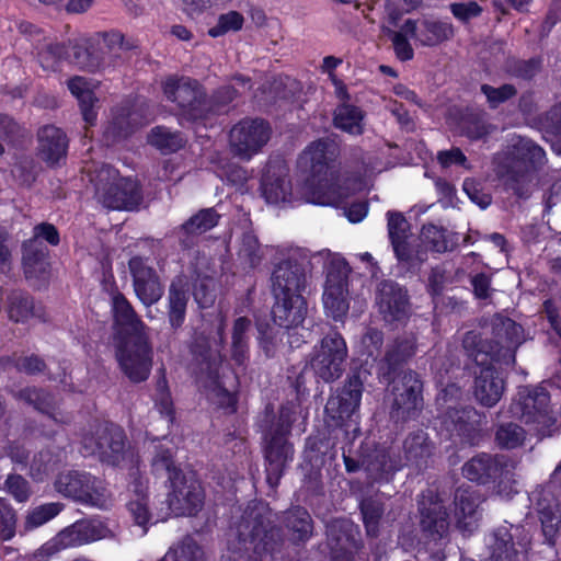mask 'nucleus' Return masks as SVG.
I'll return each mask as SVG.
<instances>
[{
	"label": "nucleus",
	"instance_id": "f257e3e1",
	"mask_svg": "<svg viewBox=\"0 0 561 561\" xmlns=\"http://www.w3.org/2000/svg\"><path fill=\"white\" fill-rule=\"evenodd\" d=\"M546 163V152L539 145L518 137L499 172L504 190L519 199H528L539 186V173Z\"/></svg>",
	"mask_w": 561,
	"mask_h": 561
},
{
	"label": "nucleus",
	"instance_id": "f03ea898",
	"mask_svg": "<svg viewBox=\"0 0 561 561\" xmlns=\"http://www.w3.org/2000/svg\"><path fill=\"white\" fill-rule=\"evenodd\" d=\"M336 146L333 141L319 139L309 145L304 159L310 162L311 175L302 185V196L307 202L339 207L350 196L347 187L328 178L329 163L333 161Z\"/></svg>",
	"mask_w": 561,
	"mask_h": 561
},
{
	"label": "nucleus",
	"instance_id": "7ed1b4c3",
	"mask_svg": "<svg viewBox=\"0 0 561 561\" xmlns=\"http://www.w3.org/2000/svg\"><path fill=\"white\" fill-rule=\"evenodd\" d=\"M271 515V510L262 502L247 505L233 530L240 550L251 549L259 554L280 551L284 538L280 528L273 525Z\"/></svg>",
	"mask_w": 561,
	"mask_h": 561
},
{
	"label": "nucleus",
	"instance_id": "20e7f679",
	"mask_svg": "<svg viewBox=\"0 0 561 561\" xmlns=\"http://www.w3.org/2000/svg\"><path fill=\"white\" fill-rule=\"evenodd\" d=\"M294 421L293 411L286 407L280 408L278 416L266 412L261 421L266 461V481L272 488L279 483L286 466L294 456L293 445L287 439Z\"/></svg>",
	"mask_w": 561,
	"mask_h": 561
},
{
	"label": "nucleus",
	"instance_id": "39448f33",
	"mask_svg": "<svg viewBox=\"0 0 561 561\" xmlns=\"http://www.w3.org/2000/svg\"><path fill=\"white\" fill-rule=\"evenodd\" d=\"M508 413L519 419L538 439L551 436L554 431L557 419L550 408V394L543 387H519Z\"/></svg>",
	"mask_w": 561,
	"mask_h": 561
},
{
	"label": "nucleus",
	"instance_id": "423d86ee",
	"mask_svg": "<svg viewBox=\"0 0 561 561\" xmlns=\"http://www.w3.org/2000/svg\"><path fill=\"white\" fill-rule=\"evenodd\" d=\"M99 201L110 209L135 210L142 202L139 184L126 178H118L110 165L101 167L91 179Z\"/></svg>",
	"mask_w": 561,
	"mask_h": 561
},
{
	"label": "nucleus",
	"instance_id": "0eeeda50",
	"mask_svg": "<svg viewBox=\"0 0 561 561\" xmlns=\"http://www.w3.org/2000/svg\"><path fill=\"white\" fill-rule=\"evenodd\" d=\"M162 88L165 98L176 104L185 119L195 122L209 114L206 92L197 80L187 77H168Z\"/></svg>",
	"mask_w": 561,
	"mask_h": 561
},
{
	"label": "nucleus",
	"instance_id": "6e6552de",
	"mask_svg": "<svg viewBox=\"0 0 561 561\" xmlns=\"http://www.w3.org/2000/svg\"><path fill=\"white\" fill-rule=\"evenodd\" d=\"M390 416L394 422L414 420L423 410V381L417 373L404 371L398 380L393 379Z\"/></svg>",
	"mask_w": 561,
	"mask_h": 561
},
{
	"label": "nucleus",
	"instance_id": "1a4fd4ad",
	"mask_svg": "<svg viewBox=\"0 0 561 561\" xmlns=\"http://www.w3.org/2000/svg\"><path fill=\"white\" fill-rule=\"evenodd\" d=\"M346 357L344 339L337 331H331L314 347L310 366L318 378L324 382H333L342 376Z\"/></svg>",
	"mask_w": 561,
	"mask_h": 561
},
{
	"label": "nucleus",
	"instance_id": "9d476101",
	"mask_svg": "<svg viewBox=\"0 0 561 561\" xmlns=\"http://www.w3.org/2000/svg\"><path fill=\"white\" fill-rule=\"evenodd\" d=\"M369 377V371L364 367L355 368L348 375L343 388L329 398L325 404V413L341 426L350 420L358 410L364 389V383Z\"/></svg>",
	"mask_w": 561,
	"mask_h": 561
},
{
	"label": "nucleus",
	"instance_id": "9b49d317",
	"mask_svg": "<svg viewBox=\"0 0 561 561\" xmlns=\"http://www.w3.org/2000/svg\"><path fill=\"white\" fill-rule=\"evenodd\" d=\"M83 448L106 465L119 466L127 453L125 432L113 423L100 425L93 434L83 438Z\"/></svg>",
	"mask_w": 561,
	"mask_h": 561
},
{
	"label": "nucleus",
	"instance_id": "f8f14e48",
	"mask_svg": "<svg viewBox=\"0 0 561 561\" xmlns=\"http://www.w3.org/2000/svg\"><path fill=\"white\" fill-rule=\"evenodd\" d=\"M116 358L122 371L130 381H145L152 366V350L147 335L118 341Z\"/></svg>",
	"mask_w": 561,
	"mask_h": 561
},
{
	"label": "nucleus",
	"instance_id": "ddd939ff",
	"mask_svg": "<svg viewBox=\"0 0 561 561\" xmlns=\"http://www.w3.org/2000/svg\"><path fill=\"white\" fill-rule=\"evenodd\" d=\"M54 486L62 496L82 504L98 506L103 502L102 481L85 471L59 472L54 481Z\"/></svg>",
	"mask_w": 561,
	"mask_h": 561
},
{
	"label": "nucleus",
	"instance_id": "4468645a",
	"mask_svg": "<svg viewBox=\"0 0 561 561\" xmlns=\"http://www.w3.org/2000/svg\"><path fill=\"white\" fill-rule=\"evenodd\" d=\"M485 415L471 405H448L442 419V427L456 444L477 445Z\"/></svg>",
	"mask_w": 561,
	"mask_h": 561
},
{
	"label": "nucleus",
	"instance_id": "2eb2a0df",
	"mask_svg": "<svg viewBox=\"0 0 561 561\" xmlns=\"http://www.w3.org/2000/svg\"><path fill=\"white\" fill-rule=\"evenodd\" d=\"M491 360L500 365H513L516 350L525 342L524 329L514 320L496 313L491 319Z\"/></svg>",
	"mask_w": 561,
	"mask_h": 561
},
{
	"label": "nucleus",
	"instance_id": "dca6fc26",
	"mask_svg": "<svg viewBox=\"0 0 561 561\" xmlns=\"http://www.w3.org/2000/svg\"><path fill=\"white\" fill-rule=\"evenodd\" d=\"M375 302L381 319L394 328L404 324L412 313L408 290L391 279L377 285Z\"/></svg>",
	"mask_w": 561,
	"mask_h": 561
},
{
	"label": "nucleus",
	"instance_id": "f3484780",
	"mask_svg": "<svg viewBox=\"0 0 561 561\" xmlns=\"http://www.w3.org/2000/svg\"><path fill=\"white\" fill-rule=\"evenodd\" d=\"M560 485H551V479L545 486L537 488L530 495L533 508L540 523L545 542L553 547L560 537L561 506L556 495Z\"/></svg>",
	"mask_w": 561,
	"mask_h": 561
},
{
	"label": "nucleus",
	"instance_id": "a211bd4d",
	"mask_svg": "<svg viewBox=\"0 0 561 561\" xmlns=\"http://www.w3.org/2000/svg\"><path fill=\"white\" fill-rule=\"evenodd\" d=\"M271 128L262 118H244L230 130V148L233 156L250 160L268 141Z\"/></svg>",
	"mask_w": 561,
	"mask_h": 561
},
{
	"label": "nucleus",
	"instance_id": "6ab92c4d",
	"mask_svg": "<svg viewBox=\"0 0 561 561\" xmlns=\"http://www.w3.org/2000/svg\"><path fill=\"white\" fill-rule=\"evenodd\" d=\"M225 344V324L221 320L213 337L198 334L192 345V355L196 365V371L215 382L219 377V369L224 362L221 348Z\"/></svg>",
	"mask_w": 561,
	"mask_h": 561
},
{
	"label": "nucleus",
	"instance_id": "aec40b11",
	"mask_svg": "<svg viewBox=\"0 0 561 561\" xmlns=\"http://www.w3.org/2000/svg\"><path fill=\"white\" fill-rule=\"evenodd\" d=\"M168 496L169 508L176 516H195L204 505L205 494L193 473L174 476Z\"/></svg>",
	"mask_w": 561,
	"mask_h": 561
},
{
	"label": "nucleus",
	"instance_id": "412c9836",
	"mask_svg": "<svg viewBox=\"0 0 561 561\" xmlns=\"http://www.w3.org/2000/svg\"><path fill=\"white\" fill-rule=\"evenodd\" d=\"M420 527L432 540H439L449 530L448 513L440 495L433 489L423 491L417 500Z\"/></svg>",
	"mask_w": 561,
	"mask_h": 561
},
{
	"label": "nucleus",
	"instance_id": "4be33fe9",
	"mask_svg": "<svg viewBox=\"0 0 561 561\" xmlns=\"http://www.w3.org/2000/svg\"><path fill=\"white\" fill-rule=\"evenodd\" d=\"M514 467L515 461L508 456L481 453L463 465L462 474L470 481L486 484L508 474Z\"/></svg>",
	"mask_w": 561,
	"mask_h": 561
},
{
	"label": "nucleus",
	"instance_id": "5701e85b",
	"mask_svg": "<svg viewBox=\"0 0 561 561\" xmlns=\"http://www.w3.org/2000/svg\"><path fill=\"white\" fill-rule=\"evenodd\" d=\"M489 561H523L529 538L518 526H500L493 534Z\"/></svg>",
	"mask_w": 561,
	"mask_h": 561
},
{
	"label": "nucleus",
	"instance_id": "b1692460",
	"mask_svg": "<svg viewBox=\"0 0 561 561\" xmlns=\"http://www.w3.org/2000/svg\"><path fill=\"white\" fill-rule=\"evenodd\" d=\"M388 236L397 259L411 265L422 263L426 259L424 250L415 249L410 242L411 226L400 211L387 213Z\"/></svg>",
	"mask_w": 561,
	"mask_h": 561
},
{
	"label": "nucleus",
	"instance_id": "393cba45",
	"mask_svg": "<svg viewBox=\"0 0 561 561\" xmlns=\"http://www.w3.org/2000/svg\"><path fill=\"white\" fill-rule=\"evenodd\" d=\"M309 261L290 256L280 261L272 274L273 295L302 294L307 285Z\"/></svg>",
	"mask_w": 561,
	"mask_h": 561
},
{
	"label": "nucleus",
	"instance_id": "a878e982",
	"mask_svg": "<svg viewBox=\"0 0 561 561\" xmlns=\"http://www.w3.org/2000/svg\"><path fill=\"white\" fill-rule=\"evenodd\" d=\"M128 268L137 298L146 307L157 304L161 299L164 288L156 270L149 266L140 256L131 257L128 262Z\"/></svg>",
	"mask_w": 561,
	"mask_h": 561
},
{
	"label": "nucleus",
	"instance_id": "bb28decb",
	"mask_svg": "<svg viewBox=\"0 0 561 561\" xmlns=\"http://www.w3.org/2000/svg\"><path fill=\"white\" fill-rule=\"evenodd\" d=\"M435 443L424 430L417 428L410 432L402 443V468L408 467L415 472H421L430 465L435 451Z\"/></svg>",
	"mask_w": 561,
	"mask_h": 561
},
{
	"label": "nucleus",
	"instance_id": "cd10ccee",
	"mask_svg": "<svg viewBox=\"0 0 561 561\" xmlns=\"http://www.w3.org/2000/svg\"><path fill=\"white\" fill-rule=\"evenodd\" d=\"M9 393L16 401L32 407L36 411L46 414L57 424H68L71 415L59 410L55 396L45 388L27 386L19 389H10Z\"/></svg>",
	"mask_w": 561,
	"mask_h": 561
},
{
	"label": "nucleus",
	"instance_id": "c85d7f7f",
	"mask_svg": "<svg viewBox=\"0 0 561 561\" xmlns=\"http://www.w3.org/2000/svg\"><path fill=\"white\" fill-rule=\"evenodd\" d=\"M138 47L137 41L117 31L101 33L95 46L96 57L102 58L101 69L123 65Z\"/></svg>",
	"mask_w": 561,
	"mask_h": 561
},
{
	"label": "nucleus",
	"instance_id": "c756f323",
	"mask_svg": "<svg viewBox=\"0 0 561 561\" xmlns=\"http://www.w3.org/2000/svg\"><path fill=\"white\" fill-rule=\"evenodd\" d=\"M288 167L280 159L270 160L261 178L262 196L268 204L287 202L291 195Z\"/></svg>",
	"mask_w": 561,
	"mask_h": 561
},
{
	"label": "nucleus",
	"instance_id": "7c9ffc66",
	"mask_svg": "<svg viewBox=\"0 0 561 561\" xmlns=\"http://www.w3.org/2000/svg\"><path fill=\"white\" fill-rule=\"evenodd\" d=\"M114 328L118 341L146 335V325L124 294L116 290L111 297Z\"/></svg>",
	"mask_w": 561,
	"mask_h": 561
},
{
	"label": "nucleus",
	"instance_id": "2f4dec72",
	"mask_svg": "<svg viewBox=\"0 0 561 561\" xmlns=\"http://www.w3.org/2000/svg\"><path fill=\"white\" fill-rule=\"evenodd\" d=\"M505 390L504 379L491 364L480 366L473 382V396L485 408H492L501 400Z\"/></svg>",
	"mask_w": 561,
	"mask_h": 561
},
{
	"label": "nucleus",
	"instance_id": "473e14b6",
	"mask_svg": "<svg viewBox=\"0 0 561 561\" xmlns=\"http://www.w3.org/2000/svg\"><path fill=\"white\" fill-rule=\"evenodd\" d=\"M275 304L272 309L274 322L284 329L296 328L307 316V301L302 294H274Z\"/></svg>",
	"mask_w": 561,
	"mask_h": 561
},
{
	"label": "nucleus",
	"instance_id": "72a5a7b5",
	"mask_svg": "<svg viewBox=\"0 0 561 561\" xmlns=\"http://www.w3.org/2000/svg\"><path fill=\"white\" fill-rule=\"evenodd\" d=\"M219 218L215 208H203L175 228L173 234L183 249H192L201 234L217 226Z\"/></svg>",
	"mask_w": 561,
	"mask_h": 561
},
{
	"label": "nucleus",
	"instance_id": "f704fd0d",
	"mask_svg": "<svg viewBox=\"0 0 561 561\" xmlns=\"http://www.w3.org/2000/svg\"><path fill=\"white\" fill-rule=\"evenodd\" d=\"M112 531L101 520L85 519L58 534V542L61 547H73L112 537Z\"/></svg>",
	"mask_w": 561,
	"mask_h": 561
},
{
	"label": "nucleus",
	"instance_id": "c9c22d12",
	"mask_svg": "<svg viewBox=\"0 0 561 561\" xmlns=\"http://www.w3.org/2000/svg\"><path fill=\"white\" fill-rule=\"evenodd\" d=\"M480 496L470 488L459 486L455 492L456 527L462 533L471 534L478 527Z\"/></svg>",
	"mask_w": 561,
	"mask_h": 561
},
{
	"label": "nucleus",
	"instance_id": "e433bc0d",
	"mask_svg": "<svg viewBox=\"0 0 561 561\" xmlns=\"http://www.w3.org/2000/svg\"><path fill=\"white\" fill-rule=\"evenodd\" d=\"M362 467L371 481H389L402 468V461L391 458L386 448L375 447L362 454Z\"/></svg>",
	"mask_w": 561,
	"mask_h": 561
},
{
	"label": "nucleus",
	"instance_id": "4c0bfd02",
	"mask_svg": "<svg viewBox=\"0 0 561 561\" xmlns=\"http://www.w3.org/2000/svg\"><path fill=\"white\" fill-rule=\"evenodd\" d=\"M38 156L50 165L58 164L66 158L68 138L54 125H47L38 130Z\"/></svg>",
	"mask_w": 561,
	"mask_h": 561
},
{
	"label": "nucleus",
	"instance_id": "58836bf2",
	"mask_svg": "<svg viewBox=\"0 0 561 561\" xmlns=\"http://www.w3.org/2000/svg\"><path fill=\"white\" fill-rule=\"evenodd\" d=\"M415 345L411 339H397L386 351L378 366V375L388 383L393 381L398 370L414 355Z\"/></svg>",
	"mask_w": 561,
	"mask_h": 561
},
{
	"label": "nucleus",
	"instance_id": "ea45409f",
	"mask_svg": "<svg viewBox=\"0 0 561 561\" xmlns=\"http://www.w3.org/2000/svg\"><path fill=\"white\" fill-rule=\"evenodd\" d=\"M146 123L137 110L122 108L105 127L104 138L108 145L119 142Z\"/></svg>",
	"mask_w": 561,
	"mask_h": 561
},
{
	"label": "nucleus",
	"instance_id": "a19ab883",
	"mask_svg": "<svg viewBox=\"0 0 561 561\" xmlns=\"http://www.w3.org/2000/svg\"><path fill=\"white\" fill-rule=\"evenodd\" d=\"M22 265L26 279H46L49 273L47 248L36 240L24 243Z\"/></svg>",
	"mask_w": 561,
	"mask_h": 561
},
{
	"label": "nucleus",
	"instance_id": "79ce46f5",
	"mask_svg": "<svg viewBox=\"0 0 561 561\" xmlns=\"http://www.w3.org/2000/svg\"><path fill=\"white\" fill-rule=\"evenodd\" d=\"M282 523L289 533L290 541L296 546L305 545L313 534V520L305 507L295 506L285 511Z\"/></svg>",
	"mask_w": 561,
	"mask_h": 561
},
{
	"label": "nucleus",
	"instance_id": "37998d69",
	"mask_svg": "<svg viewBox=\"0 0 561 561\" xmlns=\"http://www.w3.org/2000/svg\"><path fill=\"white\" fill-rule=\"evenodd\" d=\"M187 302V282L184 276L179 275L172 279L168 290V319L173 330L184 323Z\"/></svg>",
	"mask_w": 561,
	"mask_h": 561
},
{
	"label": "nucleus",
	"instance_id": "c03bdc74",
	"mask_svg": "<svg viewBox=\"0 0 561 561\" xmlns=\"http://www.w3.org/2000/svg\"><path fill=\"white\" fill-rule=\"evenodd\" d=\"M232 81H234V84H224L214 90L211 95L207 98L209 114L227 112L229 104L252 87L251 79L243 75L233 76Z\"/></svg>",
	"mask_w": 561,
	"mask_h": 561
},
{
	"label": "nucleus",
	"instance_id": "a18cd8bd",
	"mask_svg": "<svg viewBox=\"0 0 561 561\" xmlns=\"http://www.w3.org/2000/svg\"><path fill=\"white\" fill-rule=\"evenodd\" d=\"M67 85L79 102L83 121L89 125H94L99 99L91 88V82L84 77L76 76L68 80Z\"/></svg>",
	"mask_w": 561,
	"mask_h": 561
},
{
	"label": "nucleus",
	"instance_id": "49530a36",
	"mask_svg": "<svg viewBox=\"0 0 561 561\" xmlns=\"http://www.w3.org/2000/svg\"><path fill=\"white\" fill-rule=\"evenodd\" d=\"M328 547H363L360 530L351 519L336 518L327 525Z\"/></svg>",
	"mask_w": 561,
	"mask_h": 561
},
{
	"label": "nucleus",
	"instance_id": "de8ad7c7",
	"mask_svg": "<svg viewBox=\"0 0 561 561\" xmlns=\"http://www.w3.org/2000/svg\"><path fill=\"white\" fill-rule=\"evenodd\" d=\"M454 33L451 23L440 20L424 19L420 23L417 41L423 46L433 47L453 38Z\"/></svg>",
	"mask_w": 561,
	"mask_h": 561
},
{
	"label": "nucleus",
	"instance_id": "09e8293b",
	"mask_svg": "<svg viewBox=\"0 0 561 561\" xmlns=\"http://www.w3.org/2000/svg\"><path fill=\"white\" fill-rule=\"evenodd\" d=\"M9 318L15 322H25L31 317L42 318L41 307H36L33 297L23 290H13L8 296Z\"/></svg>",
	"mask_w": 561,
	"mask_h": 561
},
{
	"label": "nucleus",
	"instance_id": "8fccbe9b",
	"mask_svg": "<svg viewBox=\"0 0 561 561\" xmlns=\"http://www.w3.org/2000/svg\"><path fill=\"white\" fill-rule=\"evenodd\" d=\"M252 322L247 317H239L234 320L231 332V359L237 365H244L249 353V332Z\"/></svg>",
	"mask_w": 561,
	"mask_h": 561
},
{
	"label": "nucleus",
	"instance_id": "3c124183",
	"mask_svg": "<svg viewBox=\"0 0 561 561\" xmlns=\"http://www.w3.org/2000/svg\"><path fill=\"white\" fill-rule=\"evenodd\" d=\"M359 511L366 535L370 538H377L380 534V525L385 514V503L379 499L367 496L360 501Z\"/></svg>",
	"mask_w": 561,
	"mask_h": 561
},
{
	"label": "nucleus",
	"instance_id": "603ef678",
	"mask_svg": "<svg viewBox=\"0 0 561 561\" xmlns=\"http://www.w3.org/2000/svg\"><path fill=\"white\" fill-rule=\"evenodd\" d=\"M148 142L163 153H171L183 148L186 140L180 131L165 126H156L148 135Z\"/></svg>",
	"mask_w": 561,
	"mask_h": 561
},
{
	"label": "nucleus",
	"instance_id": "864d4df0",
	"mask_svg": "<svg viewBox=\"0 0 561 561\" xmlns=\"http://www.w3.org/2000/svg\"><path fill=\"white\" fill-rule=\"evenodd\" d=\"M541 130L551 149L557 154H561V101L545 113Z\"/></svg>",
	"mask_w": 561,
	"mask_h": 561
},
{
	"label": "nucleus",
	"instance_id": "5fc2aeb1",
	"mask_svg": "<svg viewBox=\"0 0 561 561\" xmlns=\"http://www.w3.org/2000/svg\"><path fill=\"white\" fill-rule=\"evenodd\" d=\"M257 331L260 347L267 358L275 357L283 347L284 339L289 336L288 329H276L268 324H260Z\"/></svg>",
	"mask_w": 561,
	"mask_h": 561
},
{
	"label": "nucleus",
	"instance_id": "6e6d98bb",
	"mask_svg": "<svg viewBox=\"0 0 561 561\" xmlns=\"http://www.w3.org/2000/svg\"><path fill=\"white\" fill-rule=\"evenodd\" d=\"M462 348L468 357L472 358L477 365L484 366L492 363L491 348H493L490 341L481 339L480 334L474 331H468L462 339Z\"/></svg>",
	"mask_w": 561,
	"mask_h": 561
},
{
	"label": "nucleus",
	"instance_id": "4d7b16f0",
	"mask_svg": "<svg viewBox=\"0 0 561 561\" xmlns=\"http://www.w3.org/2000/svg\"><path fill=\"white\" fill-rule=\"evenodd\" d=\"M363 112L351 104H341L334 112V125L343 131L359 135L363 133Z\"/></svg>",
	"mask_w": 561,
	"mask_h": 561
},
{
	"label": "nucleus",
	"instance_id": "13d9d810",
	"mask_svg": "<svg viewBox=\"0 0 561 561\" xmlns=\"http://www.w3.org/2000/svg\"><path fill=\"white\" fill-rule=\"evenodd\" d=\"M57 456L49 449L34 454L28 463V476L35 482H43L58 466Z\"/></svg>",
	"mask_w": 561,
	"mask_h": 561
},
{
	"label": "nucleus",
	"instance_id": "bf43d9fd",
	"mask_svg": "<svg viewBox=\"0 0 561 561\" xmlns=\"http://www.w3.org/2000/svg\"><path fill=\"white\" fill-rule=\"evenodd\" d=\"M542 69V60L539 57L530 59L508 58L505 62V72L515 79L523 81L533 80Z\"/></svg>",
	"mask_w": 561,
	"mask_h": 561
},
{
	"label": "nucleus",
	"instance_id": "052dcab7",
	"mask_svg": "<svg viewBox=\"0 0 561 561\" xmlns=\"http://www.w3.org/2000/svg\"><path fill=\"white\" fill-rule=\"evenodd\" d=\"M494 439L502 449H515L524 444L526 430L514 422L501 423L495 430Z\"/></svg>",
	"mask_w": 561,
	"mask_h": 561
},
{
	"label": "nucleus",
	"instance_id": "680f3d73",
	"mask_svg": "<svg viewBox=\"0 0 561 561\" xmlns=\"http://www.w3.org/2000/svg\"><path fill=\"white\" fill-rule=\"evenodd\" d=\"M70 58V46L64 43L45 44L38 51V61L44 70L56 71L60 61Z\"/></svg>",
	"mask_w": 561,
	"mask_h": 561
},
{
	"label": "nucleus",
	"instance_id": "e2e57ef3",
	"mask_svg": "<svg viewBox=\"0 0 561 561\" xmlns=\"http://www.w3.org/2000/svg\"><path fill=\"white\" fill-rule=\"evenodd\" d=\"M151 467L156 476L165 477L170 483L174 476L184 473L174 465L171 450L162 445L156 446L154 455L151 459Z\"/></svg>",
	"mask_w": 561,
	"mask_h": 561
},
{
	"label": "nucleus",
	"instance_id": "0e129e2a",
	"mask_svg": "<svg viewBox=\"0 0 561 561\" xmlns=\"http://www.w3.org/2000/svg\"><path fill=\"white\" fill-rule=\"evenodd\" d=\"M351 267L342 257H334L327 267V280L324 289L346 290Z\"/></svg>",
	"mask_w": 561,
	"mask_h": 561
},
{
	"label": "nucleus",
	"instance_id": "69168bd1",
	"mask_svg": "<svg viewBox=\"0 0 561 561\" xmlns=\"http://www.w3.org/2000/svg\"><path fill=\"white\" fill-rule=\"evenodd\" d=\"M348 289L346 290H337L335 289H324L323 293V304L328 313L335 320H342L350 308V304L347 300Z\"/></svg>",
	"mask_w": 561,
	"mask_h": 561
},
{
	"label": "nucleus",
	"instance_id": "338daca9",
	"mask_svg": "<svg viewBox=\"0 0 561 561\" xmlns=\"http://www.w3.org/2000/svg\"><path fill=\"white\" fill-rule=\"evenodd\" d=\"M64 510V504L59 502L45 503L31 510L26 517L25 529H34L56 517Z\"/></svg>",
	"mask_w": 561,
	"mask_h": 561
},
{
	"label": "nucleus",
	"instance_id": "774afa93",
	"mask_svg": "<svg viewBox=\"0 0 561 561\" xmlns=\"http://www.w3.org/2000/svg\"><path fill=\"white\" fill-rule=\"evenodd\" d=\"M174 561H206L203 549L190 536L182 539L179 545L168 552Z\"/></svg>",
	"mask_w": 561,
	"mask_h": 561
}]
</instances>
